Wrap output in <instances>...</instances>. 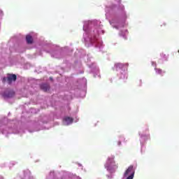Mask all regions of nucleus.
Masks as SVG:
<instances>
[{
	"label": "nucleus",
	"instance_id": "f257e3e1",
	"mask_svg": "<svg viewBox=\"0 0 179 179\" xmlns=\"http://www.w3.org/2000/svg\"><path fill=\"white\" fill-rule=\"evenodd\" d=\"M16 79H17V76L16 74H7V77H3L2 78V82L3 83H6L8 82V85H12V82H16Z\"/></svg>",
	"mask_w": 179,
	"mask_h": 179
},
{
	"label": "nucleus",
	"instance_id": "f03ea898",
	"mask_svg": "<svg viewBox=\"0 0 179 179\" xmlns=\"http://www.w3.org/2000/svg\"><path fill=\"white\" fill-rule=\"evenodd\" d=\"M135 176V169H134V166L131 165L128 167L126 171L124 173V177H127L126 179H134V176Z\"/></svg>",
	"mask_w": 179,
	"mask_h": 179
},
{
	"label": "nucleus",
	"instance_id": "7ed1b4c3",
	"mask_svg": "<svg viewBox=\"0 0 179 179\" xmlns=\"http://www.w3.org/2000/svg\"><path fill=\"white\" fill-rule=\"evenodd\" d=\"M106 167L108 169V170H111V169H118V165L115 164L114 157L108 158Z\"/></svg>",
	"mask_w": 179,
	"mask_h": 179
},
{
	"label": "nucleus",
	"instance_id": "20e7f679",
	"mask_svg": "<svg viewBox=\"0 0 179 179\" xmlns=\"http://www.w3.org/2000/svg\"><path fill=\"white\" fill-rule=\"evenodd\" d=\"M14 96L15 92L13 91L6 92L3 94L4 99H10V97H13Z\"/></svg>",
	"mask_w": 179,
	"mask_h": 179
},
{
	"label": "nucleus",
	"instance_id": "39448f33",
	"mask_svg": "<svg viewBox=\"0 0 179 179\" xmlns=\"http://www.w3.org/2000/svg\"><path fill=\"white\" fill-rule=\"evenodd\" d=\"M41 90H43V92H48L50 90V85L48 84H42L41 85Z\"/></svg>",
	"mask_w": 179,
	"mask_h": 179
},
{
	"label": "nucleus",
	"instance_id": "423d86ee",
	"mask_svg": "<svg viewBox=\"0 0 179 179\" xmlns=\"http://www.w3.org/2000/svg\"><path fill=\"white\" fill-rule=\"evenodd\" d=\"M64 121L66 122V125H69V124H72V122H73V119L70 117H66L64 119Z\"/></svg>",
	"mask_w": 179,
	"mask_h": 179
},
{
	"label": "nucleus",
	"instance_id": "0eeeda50",
	"mask_svg": "<svg viewBox=\"0 0 179 179\" xmlns=\"http://www.w3.org/2000/svg\"><path fill=\"white\" fill-rule=\"evenodd\" d=\"M26 41L27 44H33V36L31 35H27Z\"/></svg>",
	"mask_w": 179,
	"mask_h": 179
},
{
	"label": "nucleus",
	"instance_id": "6e6552de",
	"mask_svg": "<svg viewBox=\"0 0 179 179\" xmlns=\"http://www.w3.org/2000/svg\"><path fill=\"white\" fill-rule=\"evenodd\" d=\"M156 72L157 73H158L159 75H163V73H166V71H163V70L160 69H156Z\"/></svg>",
	"mask_w": 179,
	"mask_h": 179
},
{
	"label": "nucleus",
	"instance_id": "1a4fd4ad",
	"mask_svg": "<svg viewBox=\"0 0 179 179\" xmlns=\"http://www.w3.org/2000/svg\"><path fill=\"white\" fill-rule=\"evenodd\" d=\"M120 66H122V64L118 63V64H116V68H120Z\"/></svg>",
	"mask_w": 179,
	"mask_h": 179
},
{
	"label": "nucleus",
	"instance_id": "9d476101",
	"mask_svg": "<svg viewBox=\"0 0 179 179\" xmlns=\"http://www.w3.org/2000/svg\"><path fill=\"white\" fill-rule=\"evenodd\" d=\"M119 145H121V142L120 141H119Z\"/></svg>",
	"mask_w": 179,
	"mask_h": 179
}]
</instances>
